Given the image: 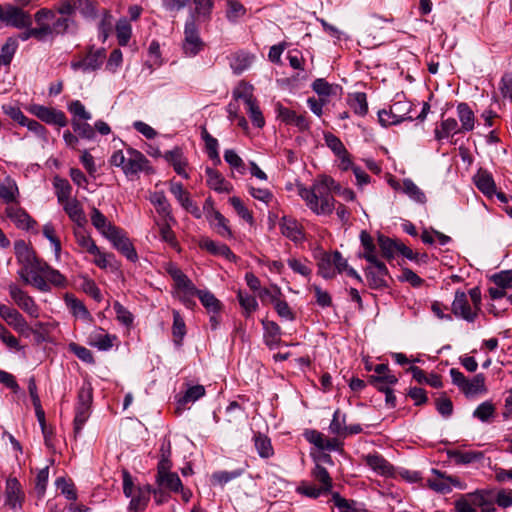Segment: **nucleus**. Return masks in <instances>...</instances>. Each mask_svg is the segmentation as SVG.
I'll use <instances>...</instances> for the list:
<instances>
[{
  "instance_id": "f257e3e1",
  "label": "nucleus",
  "mask_w": 512,
  "mask_h": 512,
  "mask_svg": "<svg viewBox=\"0 0 512 512\" xmlns=\"http://www.w3.org/2000/svg\"><path fill=\"white\" fill-rule=\"evenodd\" d=\"M299 196L307 207L316 215H331L335 210L333 194L341 196L346 201H353L355 193L349 188H343L330 176H321L311 187H298Z\"/></svg>"
},
{
  "instance_id": "f03ea898",
  "label": "nucleus",
  "mask_w": 512,
  "mask_h": 512,
  "mask_svg": "<svg viewBox=\"0 0 512 512\" xmlns=\"http://www.w3.org/2000/svg\"><path fill=\"white\" fill-rule=\"evenodd\" d=\"M184 38L182 42V51L187 57H195L205 47L199 32V26L193 15L189 16L184 25Z\"/></svg>"
},
{
  "instance_id": "7ed1b4c3",
  "label": "nucleus",
  "mask_w": 512,
  "mask_h": 512,
  "mask_svg": "<svg viewBox=\"0 0 512 512\" xmlns=\"http://www.w3.org/2000/svg\"><path fill=\"white\" fill-rule=\"evenodd\" d=\"M45 266L47 263L38 258L35 262L20 267L18 275L24 283L32 285L39 291L50 292L49 283L44 279Z\"/></svg>"
},
{
  "instance_id": "20e7f679",
  "label": "nucleus",
  "mask_w": 512,
  "mask_h": 512,
  "mask_svg": "<svg viewBox=\"0 0 512 512\" xmlns=\"http://www.w3.org/2000/svg\"><path fill=\"white\" fill-rule=\"evenodd\" d=\"M92 389L90 386H83L78 392L77 404L75 407L74 433L77 435L83 429L91 414Z\"/></svg>"
},
{
  "instance_id": "39448f33",
  "label": "nucleus",
  "mask_w": 512,
  "mask_h": 512,
  "mask_svg": "<svg viewBox=\"0 0 512 512\" xmlns=\"http://www.w3.org/2000/svg\"><path fill=\"white\" fill-rule=\"evenodd\" d=\"M170 461L162 459L157 468L156 483L169 492L178 493L183 490V484L178 474L170 472Z\"/></svg>"
},
{
  "instance_id": "423d86ee",
  "label": "nucleus",
  "mask_w": 512,
  "mask_h": 512,
  "mask_svg": "<svg viewBox=\"0 0 512 512\" xmlns=\"http://www.w3.org/2000/svg\"><path fill=\"white\" fill-rule=\"evenodd\" d=\"M0 21L6 26L23 29L32 25L31 15L22 8L7 4L0 13Z\"/></svg>"
},
{
  "instance_id": "0eeeda50",
  "label": "nucleus",
  "mask_w": 512,
  "mask_h": 512,
  "mask_svg": "<svg viewBox=\"0 0 512 512\" xmlns=\"http://www.w3.org/2000/svg\"><path fill=\"white\" fill-rule=\"evenodd\" d=\"M28 111L48 125L65 127L68 124V119L65 113L53 107L32 104L29 106Z\"/></svg>"
},
{
  "instance_id": "6e6552de",
  "label": "nucleus",
  "mask_w": 512,
  "mask_h": 512,
  "mask_svg": "<svg viewBox=\"0 0 512 512\" xmlns=\"http://www.w3.org/2000/svg\"><path fill=\"white\" fill-rule=\"evenodd\" d=\"M106 58V51L104 48L94 49L91 47L87 54L77 61L71 62V68L74 71H82L89 73L98 70Z\"/></svg>"
},
{
  "instance_id": "1a4fd4ad",
  "label": "nucleus",
  "mask_w": 512,
  "mask_h": 512,
  "mask_svg": "<svg viewBox=\"0 0 512 512\" xmlns=\"http://www.w3.org/2000/svg\"><path fill=\"white\" fill-rule=\"evenodd\" d=\"M451 311L455 317L461 318L467 322H474L478 315V312L469 304L468 295L460 290L455 292Z\"/></svg>"
},
{
  "instance_id": "9d476101",
  "label": "nucleus",
  "mask_w": 512,
  "mask_h": 512,
  "mask_svg": "<svg viewBox=\"0 0 512 512\" xmlns=\"http://www.w3.org/2000/svg\"><path fill=\"white\" fill-rule=\"evenodd\" d=\"M9 294L13 301L22 309L25 313L33 318H38L40 315V309L35 303L34 299L29 296L24 290L19 288L15 284L9 286Z\"/></svg>"
},
{
  "instance_id": "9b49d317",
  "label": "nucleus",
  "mask_w": 512,
  "mask_h": 512,
  "mask_svg": "<svg viewBox=\"0 0 512 512\" xmlns=\"http://www.w3.org/2000/svg\"><path fill=\"white\" fill-rule=\"evenodd\" d=\"M371 266L365 269L366 278L372 289H380L387 286L385 277L388 275V269L384 262L377 257L375 260L368 261Z\"/></svg>"
},
{
  "instance_id": "f8f14e48",
  "label": "nucleus",
  "mask_w": 512,
  "mask_h": 512,
  "mask_svg": "<svg viewBox=\"0 0 512 512\" xmlns=\"http://www.w3.org/2000/svg\"><path fill=\"white\" fill-rule=\"evenodd\" d=\"M106 239L131 262H135L138 259L137 252L123 229L118 228L117 232H113Z\"/></svg>"
},
{
  "instance_id": "ddd939ff",
  "label": "nucleus",
  "mask_w": 512,
  "mask_h": 512,
  "mask_svg": "<svg viewBox=\"0 0 512 512\" xmlns=\"http://www.w3.org/2000/svg\"><path fill=\"white\" fill-rule=\"evenodd\" d=\"M170 192L177 199L179 204L195 218L202 217V211L199 206L190 198V194L184 189L183 185L179 182L170 183Z\"/></svg>"
},
{
  "instance_id": "4468645a",
  "label": "nucleus",
  "mask_w": 512,
  "mask_h": 512,
  "mask_svg": "<svg viewBox=\"0 0 512 512\" xmlns=\"http://www.w3.org/2000/svg\"><path fill=\"white\" fill-rule=\"evenodd\" d=\"M5 504L11 509L16 510L22 507L24 493L20 482L16 478H8L5 487Z\"/></svg>"
},
{
  "instance_id": "2eb2a0df",
  "label": "nucleus",
  "mask_w": 512,
  "mask_h": 512,
  "mask_svg": "<svg viewBox=\"0 0 512 512\" xmlns=\"http://www.w3.org/2000/svg\"><path fill=\"white\" fill-rule=\"evenodd\" d=\"M279 227L282 235L294 243H300L305 238L301 225L293 217L283 216L279 222Z\"/></svg>"
},
{
  "instance_id": "dca6fc26",
  "label": "nucleus",
  "mask_w": 512,
  "mask_h": 512,
  "mask_svg": "<svg viewBox=\"0 0 512 512\" xmlns=\"http://www.w3.org/2000/svg\"><path fill=\"white\" fill-rule=\"evenodd\" d=\"M90 220L94 228L105 238L109 237L113 232H117L119 228L111 223L96 207H93L90 211Z\"/></svg>"
},
{
  "instance_id": "f3484780",
  "label": "nucleus",
  "mask_w": 512,
  "mask_h": 512,
  "mask_svg": "<svg viewBox=\"0 0 512 512\" xmlns=\"http://www.w3.org/2000/svg\"><path fill=\"white\" fill-rule=\"evenodd\" d=\"M6 215L19 229L30 230L36 225V221L23 208L7 207Z\"/></svg>"
},
{
  "instance_id": "a211bd4d",
  "label": "nucleus",
  "mask_w": 512,
  "mask_h": 512,
  "mask_svg": "<svg viewBox=\"0 0 512 512\" xmlns=\"http://www.w3.org/2000/svg\"><path fill=\"white\" fill-rule=\"evenodd\" d=\"M168 273L175 282L176 288L180 290L185 297L195 296L197 288L193 282L177 267H170Z\"/></svg>"
},
{
  "instance_id": "6ab92c4d",
  "label": "nucleus",
  "mask_w": 512,
  "mask_h": 512,
  "mask_svg": "<svg viewBox=\"0 0 512 512\" xmlns=\"http://www.w3.org/2000/svg\"><path fill=\"white\" fill-rule=\"evenodd\" d=\"M126 154L127 158L124 167V173L126 175L137 174L144 170L147 159L141 152L133 148H128Z\"/></svg>"
},
{
  "instance_id": "aec40b11",
  "label": "nucleus",
  "mask_w": 512,
  "mask_h": 512,
  "mask_svg": "<svg viewBox=\"0 0 512 512\" xmlns=\"http://www.w3.org/2000/svg\"><path fill=\"white\" fill-rule=\"evenodd\" d=\"M63 209L70 218L79 228H84L87 224V218L80 202L76 198H72L62 203Z\"/></svg>"
},
{
  "instance_id": "412c9836",
  "label": "nucleus",
  "mask_w": 512,
  "mask_h": 512,
  "mask_svg": "<svg viewBox=\"0 0 512 512\" xmlns=\"http://www.w3.org/2000/svg\"><path fill=\"white\" fill-rule=\"evenodd\" d=\"M0 316L17 331H23L27 327L24 317L13 307L0 305Z\"/></svg>"
},
{
  "instance_id": "4be33fe9",
  "label": "nucleus",
  "mask_w": 512,
  "mask_h": 512,
  "mask_svg": "<svg viewBox=\"0 0 512 512\" xmlns=\"http://www.w3.org/2000/svg\"><path fill=\"white\" fill-rule=\"evenodd\" d=\"M164 158L173 166L175 172L178 175L184 178L189 177L188 173L186 172L187 160L179 147H175L172 150L166 151Z\"/></svg>"
},
{
  "instance_id": "5701e85b",
  "label": "nucleus",
  "mask_w": 512,
  "mask_h": 512,
  "mask_svg": "<svg viewBox=\"0 0 512 512\" xmlns=\"http://www.w3.org/2000/svg\"><path fill=\"white\" fill-rule=\"evenodd\" d=\"M64 302L74 317L81 318L85 321H92L93 318L84 303L73 294L66 293L64 295Z\"/></svg>"
},
{
  "instance_id": "b1692460",
  "label": "nucleus",
  "mask_w": 512,
  "mask_h": 512,
  "mask_svg": "<svg viewBox=\"0 0 512 512\" xmlns=\"http://www.w3.org/2000/svg\"><path fill=\"white\" fill-rule=\"evenodd\" d=\"M483 496L478 491L461 496L455 501L456 512H476V507L483 504Z\"/></svg>"
},
{
  "instance_id": "393cba45",
  "label": "nucleus",
  "mask_w": 512,
  "mask_h": 512,
  "mask_svg": "<svg viewBox=\"0 0 512 512\" xmlns=\"http://www.w3.org/2000/svg\"><path fill=\"white\" fill-rule=\"evenodd\" d=\"M365 462L374 472L381 476H390L393 474V466L380 454L366 455Z\"/></svg>"
},
{
  "instance_id": "a878e982",
  "label": "nucleus",
  "mask_w": 512,
  "mask_h": 512,
  "mask_svg": "<svg viewBox=\"0 0 512 512\" xmlns=\"http://www.w3.org/2000/svg\"><path fill=\"white\" fill-rule=\"evenodd\" d=\"M447 455L450 459L454 460L456 464L462 465L481 462L485 457L482 451H461L456 449L448 450Z\"/></svg>"
},
{
  "instance_id": "bb28decb",
  "label": "nucleus",
  "mask_w": 512,
  "mask_h": 512,
  "mask_svg": "<svg viewBox=\"0 0 512 512\" xmlns=\"http://www.w3.org/2000/svg\"><path fill=\"white\" fill-rule=\"evenodd\" d=\"M152 494V486L147 484L138 488L137 494L131 497V501L129 503V510L132 512H141L143 511L149 501L150 496Z\"/></svg>"
},
{
  "instance_id": "cd10ccee",
  "label": "nucleus",
  "mask_w": 512,
  "mask_h": 512,
  "mask_svg": "<svg viewBox=\"0 0 512 512\" xmlns=\"http://www.w3.org/2000/svg\"><path fill=\"white\" fill-rule=\"evenodd\" d=\"M115 339V336L105 333L102 328H95L89 335L88 344L99 350L106 351L113 346V340Z\"/></svg>"
},
{
  "instance_id": "c85d7f7f",
  "label": "nucleus",
  "mask_w": 512,
  "mask_h": 512,
  "mask_svg": "<svg viewBox=\"0 0 512 512\" xmlns=\"http://www.w3.org/2000/svg\"><path fill=\"white\" fill-rule=\"evenodd\" d=\"M474 183L484 195L492 197L495 194L496 185L488 171L480 169L474 176Z\"/></svg>"
},
{
  "instance_id": "c756f323",
  "label": "nucleus",
  "mask_w": 512,
  "mask_h": 512,
  "mask_svg": "<svg viewBox=\"0 0 512 512\" xmlns=\"http://www.w3.org/2000/svg\"><path fill=\"white\" fill-rule=\"evenodd\" d=\"M205 172L207 184L211 189L220 193H229L232 190V185L218 171L208 167Z\"/></svg>"
},
{
  "instance_id": "7c9ffc66",
  "label": "nucleus",
  "mask_w": 512,
  "mask_h": 512,
  "mask_svg": "<svg viewBox=\"0 0 512 512\" xmlns=\"http://www.w3.org/2000/svg\"><path fill=\"white\" fill-rule=\"evenodd\" d=\"M14 251L17 262L21 267H25L38 259L32 248H30L23 240H17L14 243Z\"/></svg>"
},
{
  "instance_id": "2f4dec72",
  "label": "nucleus",
  "mask_w": 512,
  "mask_h": 512,
  "mask_svg": "<svg viewBox=\"0 0 512 512\" xmlns=\"http://www.w3.org/2000/svg\"><path fill=\"white\" fill-rule=\"evenodd\" d=\"M458 133H463V131H461L457 120L454 118H447L442 120L440 126L436 127L434 131L435 139L438 141L448 139L449 137Z\"/></svg>"
},
{
  "instance_id": "473e14b6",
  "label": "nucleus",
  "mask_w": 512,
  "mask_h": 512,
  "mask_svg": "<svg viewBox=\"0 0 512 512\" xmlns=\"http://www.w3.org/2000/svg\"><path fill=\"white\" fill-rule=\"evenodd\" d=\"M457 116L460 121V128L463 133L470 132L475 126V116L467 103L461 102L457 105Z\"/></svg>"
},
{
  "instance_id": "72a5a7b5",
  "label": "nucleus",
  "mask_w": 512,
  "mask_h": 512,
  "mask_svg": "<svg viewBox=\"0 0 512 512\" xmlns=\"http://www.w3.org/2000/svg\"><path fill=\"white\" fill-rule=\"evenodd\" d=\"M335 263H334V252L321 253L318 258V274L324 279H332L335 277Z\"/></svg>"
},
{
  "instance_id": "f704fd0d",
  "label": "nucleus",
  "mask_w": 512,
  "mask_h": 512,
  "mask_svg": "<svg viewBox=\"0 0 512 512\" xmlns=\"http://www.w3.org/2000/svg\"><path fill=\"white\" fill-rule=\"evenodd\" d=\"M50 26L54 35L74 33L77 29V24L74 18L68 16H55L52 20V25Z\"/></svg>"
},
{
  "instance_id": "c9c22d12",
  "label": "nucleus",
  "mask_w": 512,
  "mask_h": 512,
  "mask_svg": "<svg viewBox=\"0 0 512 512\" xmlns=\"http://www.w3.org/2000/svg\"><path fill=\"white\" fill-rule=\"evenodd\" d=\"M432 473L435 474L436 477L427 479L428 487L438 493H450L451 487L448 475H445L444 473L440 472L437 469H432Z\"/></svg>"
},
{
  "instance_id": "e433bc0d",
  "label": "nucleus",
  "mask_w": 512,
  "mask_h": 512,
  "mask_svg": "<svg viewBox=\"0 0 512 512\" xmlns=\"http://www.w3.org/2000/svg\"><path fill=\"white\" fill-rule=\"evenodd\" d=\"M150 202L155 206L156 211L160 216L172 219L171 205L163 192H154L150 196Z\"/></svg>"
},
{
  "instance_id": "4c0bfd02",
  "label": "nucleus",
  "mask_w": 512,
  "mask_h": 512,
  "mask_svg": "<svg viewBox=\"0 0 512 512\" xmlns=\"http://www.w3.org/2000/svg\"><path fill=\"white\" fill-rule=\"evenodd\" d=\"M253 59L254 57L248 53H235L231 58L230 66L235 74L240 75L251 66Z\"/></svg>"
},
{
  "instance_id": "58836bf2",
  "label": "nucleus",
  "mask_w": 512,
  "mask_h": 512,
  "mask_svg": "<svg viewBox=\"0 0 512 512\" xmlns=\"http://www.w3.org/2000/svg\"><path fill=\"white\" fill-rule=\"evenodd\" d=\"M402 191L418 204H425L427 201L425 193L411 179L403 180Z\"/></svg>"
},
{
  "instance_id": "ea45409f",
  "label": "nucleus",
  "mask_w": 512,
  "mask_h": 512,
  "mask_svg": "<svg viewBox=\"0 0 512 512\" xmlns=\"http://www.w3.org/2000/svg\"><path fill=\"white\" fill-rule=\"evenodd\" d=\"M201 304L207 309L209 313H218L221 308L220 301L208 290H199L195 292Z\"/></svg>"
},
{
  "instance_id": "a19ab883",
  "label": "nucleus",
  "mask_w": 512,
  "mask_h": 512,
  "mask_svg": "<svg viewBox=\"0 0 512 512\" xmlns=\"http://www.w3.org/2000/svg\"><path fill=\"white\" fill-rule=\"evenodd\" d=\"M74 236L78 246L89 254H98L99 248L91 236L84 230H75Z\"/></svg>"
},
{
  "instance_id": "79ce46f5",
  "label": "nucleus",
  "mask_w": 512,
  "mask_h": 512,
  "mask_svg": "<svg viewBox=\"0 0 512 512\" xmlns=\"http://www.w3.org/2000/svg\"><path fill=\"white\" fill-rule=\"evenodd\" d=\"M201 137L205 142V148L208 157L219 164L221 162L219 151H218V140L214 138L205 128L201 132Z\"/></svg>"
},
{
  "instance_id": "37998d69",
  "label": "nucleus",
  "mask_w": 512,
  "mask_h": 512,
  "mask_svg": "<svg viewBox=\"0 0 512 512\" xmlns=\"http://www.w3.org/2000/svg\"><path fill=\"white\" fill-rule=\"evenodd\" d=\"M311 475L314 478V480L320 484L319 487L322 489V491L326 493H329L331 491L333 486L332 479L326 468L319 464H316L311 472Z\"/></svg>"
},
{
  "instance_id": "c03bdc74",
  "label": "nucleus",
  "mask_w": 512,
  "mask_h": 512,
  "mask_svg": "<svg viewBox=\"0 0 512 512\" xmlns=\"http://www.w3.org/2000/svg\"><path fill=\"white\" fill-rule=\"evenodd\" d=\"M254 445L261 458H270L274 454L271 440L261 433L254 435Z\"/></svg>"
},
{
  "instance_id": "a18cd8bd",
  "label": "nucleus",
  "mask_w": 512,
  "mask_h": 512,
  "mask_svg": "<svg viewBox=\"0 0 512 512\" xmlns=\"http://www.w3.org/2000/svg\"><path fill=\"white\" fill-rule=\"evenodd\" d=\"M210 222L220 236L224 238H232L233 234L228 225V220L219 211H214L212 213Z\"/></svg>"
},
{
  "instance_id": "49530a36",
  "label": "nucleus",
  "mask_w": 512,
  "mask_h": 512,
  "mask_svg": "<svg viewBox=\"0 0 512 512\" xmlns=\"http://www.w3.org/2000/svg\"><path fill=\"white\" fill-rule=\"evenodd\" d=\"M18 49V40L14 37L7 39L5 44L1 47L0 52V65H10L16 51Z\"/></svg>"
},
{
  "instance_id": "de8ad7c7",
  "label": "nucleus",
  "mask_w": 512,
  "mask_h": 512,
  "mask_svg": "<svg viewBox=\"0 0 512 512\" xmlns=\"http://www.w3.org/2000/svg\"><path fill=\"white\" fill-rule=\"evenodd\" d=\"M375 375H371L369 381L370 382H381L396 384L398 379L392 374L389 370L388 365L386 364H377L374 368Z\"/></svg>"
},
{
  "instance_id": "09e8293b",
  "label": "nucleus",
  "mask_w": 512,
  "mask_h": 512,
  "mask_svg": "<svg viewBox=\"0 0 512 512\" xmlns=\"http://www.w3.org/2000/svg\"><path fill=\"white\" fill-rule=\"evenodd\" d=\"M349 105L354 113L359 116H365L368 112L367 97L364 92H355L350 96Z\"/></svg>"
},
{
  "instance_id": "8fccbe9b",
  "label": "nucleus",
  "mask_w": 512,
  "mask_h": 512,
  "mask_svg": "<svg viewBox=\"0 0 512 512\" xmlns=\"http://www.w3.org/2000/svg\"><path fill=\"white\" fill-rule=\"evenodd\" d=\"M263 329L265 331L264 337L265 342L268 346H272L279 342V337L281 334L280 326L274 321L264 320L262 321Z\"/></svg>"
},
{
  "instance_id": "3c124183",
  "label": "nucleus",
  "mask_w": 512,
  "mask_h": 512,
  "mask_svg": "<svg viewBox=\"0 0 512 512\" xmlns=\"http://www.w3.org/2000/svg\"><path fill=\"white\" fill-rule=\"evenodd\" d=\"M116 36L120 46H126L132 35V26L126 18H121L116 23Z\"/></svg>"
},
{
  "instance_id": "603ef678",
  "label": "nucleus",
  "mask_w": 512,
  "mask_h": 512,
  "mask_svg": "<svg viewBox=\"0 0 512 512\" xmlns=\"http://www.w3.org/2000/svg\"><path fill=\"white\" fill-rule=\"evenodd\" d=\"M233 98L235 100H243V102L248 105V103H252L256 101L253 96V86L247 82L241 81L237 87L233 90Z\"/></svg>"
},
{
  "instance_id": "864d4df0",
  "label": "nucleus",
  "mask_w": 512,
  "mask_h": 512,
  "mask_svg": "<svg viewBox=\"0 0 512 512\" xmlns=\"http://www.w3.org/2000/svg\"><path fill=\"white\" fill-rule=\"evenodd\" d=\"M54 188L57 196V200L60 204L70 200L72 187L68 180L55 177L54 178Z\"/></svg>"
},
{
  "instance_id": "5fc2aeb1",
  "label": "nucleus",
  "mask_w": 512,
  "mask_h": 512,
  "mask_svg": "<svg viewBox=\"0 0 512 512\" xmlns=\"http://www.w3.org/2000/svg\"><path fill=\"white\" fill-rule=\"evenodd\" d=\"M398 242L384 235L378 236V245L380 247L382 256L386 259H392L399 248Z\"/></svg>"
},
{
  "instance_id": "6e6d98bb",
  "label": "nucleus",
  "mask_w": 512,
  "mask_h": 512,
  "mask_svg": "<svg viewBox=\"0 0 512 512\" xmlns=\"http://www.w3.org/2000/svg\"><path fill=\"white\" fill-rule=\"evenodd\" d=\"M346 426V415L337 409L333 414V418L329 425V431L334 435L345 437Z\"/></svg>"
},
{
  "instance_id": "4d7b16f0",
  "label": "nucleus",
  "mask_w": 512,
  "mask_h": 512,
  "mask_svg": "<svg viewBox=\"0 0 512 512\" xmlns=\"http://www.w3.org/2000/svg\"><path fill=\"white\" fill-rule=\"evenodd\" d=\"M71 126L73 131L82 139L93 140L96 136L94 127L86 121L81 122L77 119H72Z\"/></svg>"
},
{
  "instance_id": "13d9d810",
  "label": "nucleus",
  "mask_w": 512,
  "mask_h": 512,
  "mask_svg": "<svg viewBox=\"0 0 512 512\" xmlns=\"http://www.w3.org/2000/svg\"><path fill=\"white\" fill-rule=\"evenodd\" d=\"M44 279L49 283L50 287L55 286L63 288L67 285L66 277L48 264L45 266Z\"/></svg>"
},
{
  "instance_id": "bf43d9fd",
  "label": "nucleus",
  "mask_w": 512,
  "mask_h": 512,
  "mask_svg": "<svg viewBox=\"0 0 512 512\" xmlns=\"http://www.w3.org/2000/svg\"><path fill=\"white\" fill-rule=\"evenodd\" d=\"M205 395V388L202 385H194L189 387L184 395L179 398L178 403L181 406H185L189 403H194Z\"/></svg>"
},
{
  "instance_id": "052dcab7",
  "label": "nucleus",
  "mask_w": 512,
  "mask_h": 512,
  "mask_svg": "<svg viewBox=\"0 0 512 512\" xmlns=\"http://www.w3.org/2000/svg\"><path fill=\"white\" fill-rule=\"evenodd\" d=\"M411 107L412 105L409 101L397 100L390 106V114H393L395 117H400L402 121L412 120V117L409 116Z\"/></svg>"
},
{
  "instance_id": "680f3d73",
  "label": "nucleus",
  "mask_w": 512,
  "mask_h": 512,
  "mask_svg": "<svg viewBox=\"0 0 512 512\" xmlns=\"http://www.w3.org/2000/svg\"><path fill=\"white\" fill-rule=\"evenodd\" d=\"M360 241H361V244L364 248V252L362 254V257L366 260V261H371V260H375V257L376 256V247L374 245V242H373V239L371 237V235L363 230L361 231L360 233Z\"/></svg>"
},
{
  "instance_id": "e2e57ef3",
  "label": "nucleus",
  "mask_w": 512,
  "mask_h": 512,
  "mask_svg": "<svg viewBox=\"0 0 512 512\" xmlns=\"http://www.w3.org/2000/svg\"><path fill=\"white\" fill-rule=\"evenodd\" d=\"M43 235L50 242L53 247L54 255L56 259L60 258L61 254V242L56 236L55 228L52 223H46L43 226Z\"/></svg>"
},
{
  "instance_id": "0e129e2a",
  "label": "nucleus",
  "mask_w": 512,
  "mask_h": 512,
  "mask_svg": "<svg viewBox=\"0 0 512 512\" xmlns=\"http://www.w3.org/2000/svg\"><path fill=\"white\" fill-rule=\"evenodd\" d=\"M246 13V8L237 0L227 1L226 17L230 22H237Z\"/></svg>"
},
{
  "instance_id": "69168bd1",
  "label": "nucleus",
  "mask_w": 512,
  "mask_h": 512,
  "mask_svg": "<svg viewBox=\"0 0 512 512\" xmlns=\"http://www.w3.org/2000/svg\"><path fill=\"white\" fill-rule=\"evenodd\" d=\"M68 111L72 114V119L88 121L92 119V114L86 110L84 104L79 100L71 101L68 106Z\"/></svg>"
},
{
  "instance_id": "338daca9",
  "label": "nucleus",
  "mask_w": 512,
  "mask_h": 512,
  "mask_svg": "<svg viewBox=\"0 0 512 512\" xmlns=\"http://www.w3.org/2000/svg\"><path fill=\"white\" fill-rule=\"evenodd\" d=\"M485 389V377L483 374L475 375L471 380L468 379L467 385L465 386L463 393L466 396H472Z\"/></svg>"
},
{
  "instance_id": "774afa93",
  "label": "nucleus",
  "mask_w": 512,
  "mask_h": 512,
  "mask_svg": "<svg viewBox=\"0 0 512 512\" xmlns=\"http://www.w3.org/2000/svg\"><path fill=\"white\" fill-rule=\"evenodd\" d=\"M332 501L334 505L339 509V512H365L364 509L356 507L354 501H348L341 497L339 493H333Z\"/></svg>"
}]
</instances>
